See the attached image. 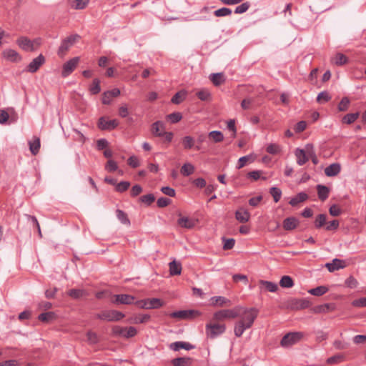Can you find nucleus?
I'll list each match as a JSON object with an SVG mask.
<instances>
[{
  "label": "nucleus",
  "mask_w": 366,
  "mask_h": 366,
  "mask_svg": "<svg viewBox=\"0 0 366 366\" xmlns=\"http://www.w3.org/2000/svg\"><path fill=\"white\" fill-rule=\"evenodd\" d=\"M259 314L257 309L254 307H245L242 306L239 310V319L234 325V334L237 337H240L244 331L250 329Z\"/></svg>",
  "instance_id": "f257e3e1"
},
{
  "label": "nucleus",
  "mask_w": 366,
  "mask_h": 366,
  "mask_svg": "<svg viewBox=\"0 0 366 366\" xmlns=\"http://www.w3.org/2000/svg\"><path fill=\"white\" fill-rule=\"evenodd\" d=\"M242 306L237 305L232 309L220 310L213 314L212 320L216 322L237 318L239 315Z\"/></svg>",
  "instance_id": "f03ea898"
},
{
  "label": "nucleus",
  "mask_w": 366,
  "mask_h": 366,
  "mask_svg": "<svg viewBox=\"0 0 366 366\" xmlns=\"http://www.w3.org/2000/svg\"><path fill=\"white\" fill-rule=\"evenodd\" d=\"M16 44L21 49L26 51H31L35 50L40 45L41 41L39 39L31 41L26 36H21L16 40Z\"/></svg>",
  "instance_id": "7ed1b4c3"
},
{
  "label": "nucleus",
  "mask_w": 366,
  "mask_h": 366,
  "mask_svg": "<svg viewBox=\"0 0 366 366\" xmlns=\"http://www.w3.org/2000/svg\"><path fill=\"white\" fill-rule=\"evenodd\" d=\"M205 330L207 337L214 339L226 331V325L219 323H208L205 326Z\"/></svg>",
  "instance_id": "20e7f679"
},
{
  "label": "nucleus",
  "mask_w": 366,
  "mask_h": 366,
  "mask_svg": "<svg viewBox=\"0 0 366 366\" xmlns=\"http://www.w3.org/2000/svg\"><path fill=\"white\" fill-rule=\"evenodd\" d=\"M97 318L102 320L114 322L119 321L124 317V314L117 310H104L96 315Z\"/></svg>",
  "instance_id": "39448f33"
},
{
  "label": "nucleus",
  "mask_w": 366,
  "mask_h": 366,
  "mask_svg": "<svg viewBox=\"0 0 366 366\" xmlns=\"http://www.w3.org/2000/svg\"><path fill=\"white\" fill-rule=\"evenodd\" d=\"M140 308L152 310V309H158L163 305H164V302L159 298H149L145 299L140 301H137L135 302Z\"/></svg>",
  "instance_id": "423d86ee"
},
{
  "label": "nucleus",
  "mask_w": 366,
  "mask_h": 366,
  "mask_svg": "<svg viewBox=\"0 0 366 366\" xmlns=\"http://www.w3.org/2000/svg\"><path fill=\"white\" fill-rule=\"evenodd\" d=\"M201 312L195 310H179L170 313L169 315L177 320H191L199 317Z\"/></svg>",
  "instance_id": "0eeeda50"
},
{
  "label": "nucleus",
  "mask_w": 366,
  "mask_h": 366,
  "mask_svg": "<svg viewBox=\"0 0 366 366\" xmlns=\"http://www.w3.org/2000/svg\"><path fill=\"white\" fill-rule=\"evenodd\" d=\"M302 337V332H290L282 337L280 344L283 347H290L292 345L297 343Z\"/></svg>",
  "instance_id": "6e6552de"
},
{
  "label": "nucleus",
  "mask_w": 366,
  "mask_h": 366,
  "mask_svg": "<svg viewBox=\"0 0 366 366\" xmlns=\"http://www.w3.org/2000/svg\"><path fill=\"white\" fill-rule=\"evenodd\" d=\"M80 38L77 34L71 35L64 39L58 50V54L60 56H64L69 48L74 45L75 42Z\"/></svg>",
  "instance_id": "1a4fd4ad"
},
{
  "label": "nucleus",
  "mask_w": 366,
  "mask_h": 366,
  "mask_svg": "<svg viewBox=\"0 0 366 366\" xmlns=\"http://www.w3.org/2000/svg\"><path fill=\"white\" fill-rule=\"evenodd\" d=\"M310 302L305 298L296 299L292 298L288 302V307L292 310H299L309 307Z\"/></svg>",
  "instance_id": "9d476101"
},
{
  "label": "nucleus",
  "mask_w": 366,
  "mask_h": 366,
  "mask_svg": "<svg viewBox=\"0 0 366 366\" xmlns=\"http://www.w3.org/2000/svg\"><path fill=\"white\" fill-rule=\"evenodd\" d=\"M79 61V57H74L64 63L62 68L61 76L63 77L68 76L76 67Z\"/></svg>",
  "instance_id": "9b49d317"
},
{
  "label": "nucleus",
  "mask_w": 366,
  "mask_h": 366,
  "mask_svg": "<svg viewBox=\"0 0 366 366\" xmlns=\"http://www.w3.org/2000/svg\"><path fill=\"white\" fill-rule=\"evenodd\" d=\"M119 125L117 119L108 120L105 117H101L99 119L98 127L101 130H112Z\"/></svg>",
  "instance_id": "f8f14e48"
},
{
  "label": "nucleus",
  "mask_w": 366,
  "mask_h": 366,
  "mask_svg": "<svg viewBox=\"0 0 366 366\" xmlns=\"http://www.w3.org/2000/svg\"><path fill=\"white\" fill-rule=\"evenodd\" d=\"M210 305L212 307H224V306H230L232 305V302L223 297V296H214L210 298L209 300Z\"/></svg>",
  "instance_id": "ddd939ff"
},
{
  "label": "nucleus",
  "mask_w": 366,
  "mask_h": 366,
  "mask_svg": "<svg viewBox=\"0 0 366 366\" xmlns=\"http://www.w3.org/2000/svg\"><path fill=\"white\" fill-rule=\"evenodd\" d=\"M45 58L42 54L39 55L34 59L28 65L27 70L31 73L36 72L39 67L44 63Z\"/></svg>",
  "instance_id": "4468645a"
},
{
  "label": "nucleus",
  "mask_w": 366,
  "mask_h": 366,
  "mask_svg": "<svg viewBox=\"0 0 366 366\" xmlns=\"http://www.w3.org/2000/svg\"><path fill=\"white\" fill-rule=\"evenodd\" d=\"M166 124L162 121H157L152 124L151 132L153 136L159 137L165 132Z\"/></svg>",
  "instance_id": "2eb2a0df"
},
{
  "label": "nucleus",
  "mask_w": 366,
  "mask_h": 366,
  "mask_svg": "<svg viewBox=\"0 0 366 366\" xmlns=\"http://www.w3.org/2000/svg\"><path fill=\"white\" fill-rule=\"evenodd\" d=\"M295 155L296 157L297 163L300 166L304 165L309 160L306 148L305 149L297 148L295 151Z\"/></svg>",
  "instance_id": "dca6fc26"
},
{
  "label": "nucleus",
  "mask_w": 366,
  "mask_h": 366,
  "mask_svg": "<svg viewBox=\"0 0 366 366\" xmlns=\"http://www.w3.org/2000/svg\"><path fill=\"white\" fill-rule=\"evenodd\" d=\"M115 300L113 301L114 303L131 305L134 300V297L129 295H114Z\"/></svg>",
  "instance_id": "f3484780"
},
{
  "label": "nucleus",
  "mask_w": 366,
  "mask_h": 366,
  "mask_svg": "<svg viewBox=\"0 0 366 366\" xmlns=\"http://www.w3.org/2000/svg\"><path fill=\"white\" fill-rule=\"evenodd\" d=\"M325 267L327 268L329 272H332L335 270L344 268L345 267V263L343 260L334 259L332 262L326 263Z\"/></svg>",
  "instance_id": "a211bd4d"
},
{
  "label": "nucleus",
  "mask_w": 366,
  "mask_h": 366,
  "mask_svg": "<svg viewBox=\"0 0 366 366\" xmlns=\"http://www.w3.org/2000/svg\"><path fill=\"white\" fill-rule=\"evenodd\" d=\"M2 54L4 58L10 61H19L21 59V57L19 53L14 49H5Z\"/></svg>",
  "instance_id": "6ab92c4d"
},
{
  "label": "nucleus",
  "mask_w": 366,
  "mask_h": 366,
  "mask_svg": "<svg viewBox=\"0 0 366 366\" xmlns=\"http://www.w3.org/2000/svg\"><path fill=\"white\" fill-rule=\"evenodd\" d=\"M235 218L239 222L244 223L249 221L250 218V214L244 208L240 207L235 212Z\"/></svg>",
  "instance_id": "aec40b11"
},
{
  "label": "nucleus",
  "mask_w": 366,
  "mask_h": 366,
  "mask_svg": "<svg viewBox=\"0 0 366 366\" xmlns=\"http://www.w3.org/2000/svg\"><path fill=\"white\" fill-rule=\"evenodd\" d=\"M340 164L338 163H333L325 169V174L327 177H335L340 172Z\"/></svg>",
  "instance_id": "412c9836"
},
{
  "label": "nucleus",
  "mask_w": 366,
  "mask_h": 366,
  "mask_svg": "<svg viewBox=\"0 0 366 366\" xmlns=\"http://www.w3.org/2000/svg\"><path fill=\"white\" fill-rule=\"evenodd\" d=\"M179 226L186 229H192L196 224V221L187 217H180L177 221Z\"/></svg>",
  "instance_id": "4be33fe9"
},
{
  "label": "nucleus",
  "mask_w": 366,
  "mask_h": 366,
  "mask_svg": "<svg viewBox=\"0 0 366 366\" xmlns=\"http://www.w3.org/2000/svg\"><path fill=\"white\" fill-rule=\"evenodd\" d=\"M299 224V221L297 218L291 217H287L283 221V228L285 230H292L295 229Z\"/></svg>",
  "instance_id": "5701e85b"
},
{
  "label": "nucleus",
  "mask_w": 366,
  "mask_h": 366,
  "mask_svg": "<svg viewBox=\"0 0 366 366\" xmlns=\"http://www.w3.org/2000/svg\"><path fill=\"white\" fill-rule=\"evenodd\" d=\"M169 347L174 351H178L181 349L189 350L194 348V347L190 343L181 341L174 342L172 343Z\"/></svg>",
  "instance_id": "b1692460"
},
{
  "label": "nucleus",
  "mask_w": 366,
  "mask_h": 366,
  "mask_svg": "<svg viewBox=\"0 0 366 366\" xmlns=\"http://www.w3.org/2000/svg\"><path fill=\"white\" fill-rule=\"evenodd\" d=\"M29 150L33 155L39 153L40 149V139L37 137H34L32 140L29 142Z\"/></svg>",
  "instance_id": "393cba45"
},
{
  "label": "nucleus",
  "mask_w": 366,
  "mask_h": 366,
  "mask_svg": "<svg viewBox=\"0 0 366 366\" xmlns=\"http://www.w3.org/2000/svg\"><path fill=\"white\" fill-rule=\"evenodd\" d=\"M149 315H137L129 319V322L132 324H142L149 322L150 320Z\"/></svg>",
  "instance_id": "a878e982"
},
{
  "label": "nucleus",
  "mask_w": 366,
  "mask_h": 366,
  "mask_svg": "<svg viewBox=\"0 0 366 366\" xmlns=\"http://www.w3.org/2000/svg\"><path fill=\"white\" fill-rule=\"evenodd\" d=\"M56 317H57V316L55 312H47L40 314L38 317V319H39V320H40L41 322H44L46 323H49V322H51L54 320H55L56 319Z\"/></svg>",
  "instance_id": "bb28decb"
},
{
  "label": "nucleus",
  "mask_w": 366,
  "mask_h": 366,
  "mask_svg": "<svg viewBox=\"0 0 366 366\" xmlns=\"http://www.w3.org/2000/svg\"><path fill=\"white\" fill-rule=\"evenodd\" d=\"M259 284L260 285L261 289H265L266 290L274 292L277 290L278 286L277 284L265 280H259Z\"/></svg>",
  "instance_id": "cd10ccee"
},
{
  "label": "nucleus",
  "mask_w": 366,
  "mask_h": 366,
  "mask_svg": "<svg viewBox=\"0 0 366 366\" xmlns=\"http://www.w3.org/2000/svg\"><path fill=\"white\" fill-rule=\"evenodd\" d=\"M169 274L172 276L179 275L182 272V264L180 262H178L175 260L171 262L169 264Z\"/></svg>",
  "instance_id": "c85d7f7f"
},
{
  "label": "nucleus",
  "mask_w": 366,
  "mask_h": 366,
  "mask_svg": "<svg viewBox=\"0 0 366 366\" xmlns=\"http://www.w3.org/2000/svg\"><path fill=\"white\" fill-rule=\"evenodd\" d=\"M335 307L333 304H323L318 305L314 308V311L316 313H327L330 311H333Z\"/></svg>",
  "instance_id": "c756f323"
},
{
  "label": "nucleus",
  "mask_w": 366,
  "mask_h": 366,
  "mask_svg": "<svg viewBox=\"0 0 366 366\" xmlns=\"http://www.w3.org/2000/svg\"><path fill=\"white\" fill-rule=\"evenodd\" d=\"M308 198V196L305 192H300L295 197H292L290 201V204L296 206L300 202H305Z\"/></svg>",
  "instance_id": "7c9ffc66"
},
{
  "label": "nucleus",
  "mask_w": 366,
  "mask_h": 366,
  "mask_svg": "<svg viewBox=\"0 0 366 366\" xmlns=\"http://www.w3.org/2000/svg\"><path fill=\"white\" fill-rule=\"evenodd\" d=\"M318 197L320 200L325 201L327 199L330 193V190L327 187L324 185H317V187Z\"/></svg>",
  "instance_id": "2f4dec72"
},
{
  "label": "nucleus",
  "mask_w": 366,
  "mask_h": 366,
  "mask_svg": "<svg viewBox=\"0 0 366 366\" xmlns=\"http://www.w3.org/2000/svg\"><path fill=\"white\" fill-rule=\"evenodd\" d=\"M209 79L215 86L221 85L225 81V78L222 73L212 74Z\"/></svg>",
  "instance_id": "473e14b6"
},
{
  "label": "nucleus",
  "mask_w": 366,
  "mask_h": 366,
  "mask_svg": "<svg viewBox=\"0 0 366 366\" xmlns=\"http://www.w3.org/2000/svg\"><path fill=\"white\" fill-rule=\"evenodd\" d=\"M306 149L307 156H309V159H311L314 164H317L319 161L315 154L313 145L311 144H306Z\"/></svg>",
  "instance_id": "72a5a7b5"
},
{
  "label": "nucleus",
  "mask_w": 366,
  "mask_h": 366,
  "mask_svg": "<svg viewBox=\"0 0 366 366\" xmlns=\"http://www.w3.org/2000/svg\"><path fill=\"white\" fill-rule=\"evenodd\" d=\"M328 291V288L326 286H318L315 288L310 289L308 292L314 296H322Z\"/></svg>",
  "instance_id": "f704fd0d"
},
{
  "label": "nucleus",
  "mask_w": 366,
  "mask_h": 366,
  "mask_svg": "<svg viewBox=\"0 0 366 366\" xmlns=\"http://www.w3.org/2000/svg\"><path fill=\"white\" fill-rule=\"evenodd\" d=\"M326 222H327V216H326V214H318L315 217V220L314 224H315V227L317 229H320V228L322 227L323 226L325 227Z\"/></svg>",
  "instance_id": "c9c22d12"
},
{
  "label": "nucleus",
  "mask_w": 366,
  "mask_h": 366,
  "mask_svg": "<svg viewBox=\"0 0 366 366\" xmlns=\"http://www.w3.org/2000/svg\"><path fill=\"white\" fill-rule=\"evenodd\" d=\"M117 217L124 224L127 226L130 225V220L128 218L127 214L121 209H117L116 211Z\"/></svg>",
  "instance_id": "e433bc0d"
},
{
  "label": "nucleus",
  "mask_w": 366,
  "mask_h": 366,
  "mask_svg": "<svg viewBox=\"0 0 366 366\" xmlns=\"http://www.w3.org/2000/svg\"><path fill=\"white\" fill-rule=\"evenodd\" d=\"M172 363L174 366H187L191 363L189 357H178L172 360Z\"/></svg>",
  "instance_id": "4c0bfd02"
},
{
  "label": "nucleus",
  "mask_w": 366,
  "mask_h": 366,
  "mask_svg": "<svg viewBox=\"0 0 366 366\" xmlns=\"http://www.w3.org/2000/svg\"><path fill=\"white\" fill-rule=\"evenodd\" d=\"M194 172V167L190 163H185L181 168V174L183 176L187 177Z\"/></svg>",
  "instance_id": "58836bf2"
},
{
  "label": "nucleus",
  "mask_w": 366,
  "mask_h": 366,
  "mask_svg": "<svg viewBox=\"0 0 366 366\" xmlns=\"http://www.w3.org/2000/svg\"><path fill=\"white\" fill-rule=\"evenodd\" d=\"M359 115V112L347 114L342 118V123L350 124L357 119Z\"/></svg>",
  "instance_id": "ea45409f"
},
{
  "label": "nucleus",
  "mask_w": 366,
  "mask_h": 366,
  "mask_svg": "<svg viewBox=\"0 0 366 366\" xmlns=\"http://www.w3.org/2000/svg\"><path fill=\"white\" fill-rule=\"evenodd\" d=\"M86 295V292L84 290L81 289H71L68 291V295L73 299H79L80 297Z\"/></svg>",
  "instance_id": "a19ab883"
},
{
  "label": "nucleus",
  "mask_w": 366,
  "mask_h": 366,
  "mask_svg": "<svg viewBox=\"0 0 366 366\" xmlns=\"http://www.w3.org/2000/svg\"><path fill=\"white\" fill-rule=\"evenodd\" d=\"M182 145L185 149H190L194 145V139L191 136H185L182 139Z\"/></svg>",
  "instance_id": "79ce46f5"
},
{
  "label": "nucleus",
  "mask_w": 366,
  "mask_h": 366,
  "mask_svg": "<svg viewBox=\"0 0 366 366\" xmlns=\"http://www.w3.org/2000/svg\"><path fill=\"white\" fill-rule=\"evenodd\" d=\"M280 285L282 287L290 288L294 285L292 279L290 276H283L280 281Z\"/></svg>",
  "instance_id": "37998d69"
},
{
  "label": "nucleus",
  "mask_w": 366,
  "mask_h": 366,
  "mask_svg": "<svg viewBox=\"0 0 366 366\" xmlns=\"http://www.w3.org/2000/svg\"><path fill=\"white\" fill-rule=\"evenodd\" d=\"M347 59L345 55L342 54H337L332 59V62L336 65L340 66L346 64Z\"/></svg>",
  "instance_id": "c03bdc74"
},
{
  "label": "nucleus",
  "mask_w": 366,
  "mask_h": 366,
  "mask_svg": "<svg viewBox=\"0 0 366 366\" xmlns=\"http://www.w3.org/2000/svg\"><path fill=\"white\" fill-rule=\"evenodd\" d=\"M254 159L252 155H247L242 157L239 159L238 163L237 165V169H241L244 167L248 162H253Z\"/></svg>",
  "instance_id": "a18cd8bd"
},
{
  "label": "nucleus",
  "mask_w": 366,
  "mask_h": 366,
  "mask_svg": "<svg viewBox=\"0 0 366 366\" xmlns=\"http://www.w3.org/2000/svg\"><path fill=\"white\" fill-rule=\"evenodd\" d=\"M197 96L202 101H209L211 99V94L207 89H202L197 92Z\"/></svg>",
  "instance_id": "49530a36"
},
{
  "label": "nucleus",
  "mask_w": 366,
  "mask_h": 366,
  "mask_svg": "<svg viewBox=\"0 0 366 366\" xmlns=\"http://www.w3.org/2000/svg\"><path fill=\"white\" fill-rule=\"evenodd\" d=\"M266 151L271 154H277L281 152V147L277 144L271 143L267 146Z\"/></svg>",
  "instance_id": "de8ad7c7"
},
{
  "label": "nucleus",
  "mask_w": 366,
  "mask_h": 366,
  "mask_svg": "<svg viewBox=\"0 0 366 366\" xmlns=\"http://www.w3.org/2000/svg\"><path fill=\"white\" fill-rule=\"evenodd\" d=\"M209 137L212 139L214 142H221L224 139L223 134L219 131L210 132Z\"/></svg>",
  "instance_id": "09e8293b"
},
{
  "label": "nucleus",
  "mask_w": 366,
  "mask_h": 366,
  "mask_svg": "<svg viewBox=\"0 0 366 366\" xmlns=\"http://www.w3.org/2000/svg\"><path fill=\"white\" fill-rule=\"evenodd\" d=\"M331 99V96L327 92H320L317 97V102L322 104L327 102Z\"/></svg>",
  "instance_id": "8fccbe9b"
},
{
  "label": "nucleus",
  "mask_w": 366,
  "mask_h": 366,
  "mask_svg": "<svg viewBox=\"0 0 366 366\" xmlns=\"http://www.w3.org/2000/svg\"><path fill=\"white\" fill-rule=\"evenodd\" d=\"M269 193L272 196L275 202H278L280 201L282 196V191L279 188L275 187L270 188Z\"/></svg>",
  "instance_id": "3c124183"
},
{
  "label": "nucleus",
  "mask_w": 366,
  "mask_h": 366,
  "mask_svg": "<svg viewBox=\"0 0 366 366\" xmlns=\"http://www.w3.org/2000/svg\"><path fill=\"white\" fill-rule=\"evenodd\" d=\"M340 222L337 219H334L332 221H330L328 222H326L325 229L327 231H335L337 230L339 227Z\"/></svg>",
  "instance_id": "603ef678"
},
{
  "label": "nucleus",
  "mask_w": 366,
  "mask_h": 366,
  "mask_svg": "<svg viewBox=\"0 0 366 366\" xmlns=\"http://www.w3.org/2000/svg\"><path fill=\"white\" fill-rule=\"evenodd\" d=\"M350 101L347 97H343L338 104V110L340 112H345L348 109Z\"/></svg>",
  "instance_id": "864d4df0"
},
{
  "label": "nucleus",
  "mask_w": 366,
  "mask_h": 366,
  "mask_svg": "<svg viewBox=\"0 0 366 366\" xmlns=\"http://www.w3.org/2000/svg\"><path fill=\"white\" fill-rule=\"evenodd\" d=\"M89 1L90 0H75L71 6L75 9H83L87 6Z\"/></svg>",
  "instance_id": "5fc2aeb1"
},
{
  "label": "nucleus",
  "mask_w": 366,
  "mask_h": 366,
  "mask_svg": "<svg viewBox=\"0 0 366 366\" xmlns=\"http://www.w3.org/2000/svg\"><path fill=\"white\" fill-rule=\"evenodd\" d=\"M214 14L216 16L218 17L226 16L232 14V10L229 8L223 7L217 10H215Z\"/></svg>",
  "instance_id": "6e6d98bb"
},
{
  "label": "nucleus",
  "mask_w": 366,
  "mask_h": 366,
  "mask_svg": "<svg viewBox=\"0 0 366 366\" xmlns=\"http://www.w3.org/2000/svg\"><path fill=\"white\" fill-rule=\"evenodd\" d=\"M182 118V115L179 112H174L167 116V119H169L172 123H177Z\"/></svg>",
  "instance_id": "4d7b16f0"
},
{
  "label": "nucleus",
  "mask_w": 366,
  "mask_h": 366,
  "mask_svg": "<svg viewBox=\"0 0 366 366\" xmlns=\"http://www.w3.org/2000/svg\"><path fill=\"white\" fill-rule=\"evenodd\" d=\"M101 91L100 87V81L98 79H94L93 80L92 85L90 87V92L93 94H97L99 93Z\"/></svg>",
  "instance_id": "13d9d810"
},
{
  "label": "nucleus",
  "mask_w": 366,
  "mask_h": 366,
  "mask_svg": "<svg viewBox=\"0 0 366 366\" xmlns=\"http://www.w3.org/2000/svg\"><path fill=\"white\" fill-rule=\"evenodd\" d=\"M186 93L184 92H179L176 93L172 98V102L173 104H178L183 100V97H185Z\"/></svg>",
  "instance_id": "bf43d9fd"
},
{
  "label": "nucleus",
  "mask_w": 366,
  "mask_h": 366,
  "mask_svg": "<svg viewBox=\"0 0 366 366\" xmlns=\"http://www.w3.org/2000/svg\"><path fill=\"white\" fill-rule=\"evenodd\" d=\"M125 327L121 326H114L112 327V333L114 336L124 337Z\"/></svg>",
  "instance_id": "052dcab7"
},
{
  "label": "nucleus",
  "mask_w": 366,
  "mask_h": 366,
  "mask_svg": "<svg viewBox=\"0 0 366 366\" xmlns=\"http://www.w3.org/2000/svg\"><path fill=\"white\" fill-rule=\"evenodd\" d=\"M87 341L89 344H96L99 339L97 335L92 331H89L86 334Z\"/></svg>",
  "instance_id": "680f3d73"
},
{
  "label": "nucleus",
  "mask_w": 366,
  "mask_h": 366,
  "mask_svg": "<svg viewBox=\"0 0 366 366\" xmlns=\"http://www.w3.org/2000/svg\"><path fill=\"white\" fill-rule=\"evenodd\" d=\"M329 212L332 217H338L342 212L337 204H332L329 209Z\"/></svg>",
  "instance_id": "e2e57ef3"
},
{
  "label": "nucleus",
  "mask_w": 366,
  "mask_h": 366,
  "mask_svg": "<svg viewBox=\"0 0 366 366\" xmlns=\"http://www.w3.org/2000/svg\"><path fill=\"white\" fill-rule=\"evenodd\" d=\"M130 183L129 182H121L116 184V190L119 192H123L129 189Z\"/></svg>",
  "instance_id": "0e129e2a"
},
{
  "label": "nucleus",
  "mask_w": 366,
  "mask_h": 366,
  "mask_svg": "<svg viewBox=\"0 0 366 366\" xmlns=\"http://www.w3.org/2000/svg\"><path fill=\"white\" fill-rule=\"evenodd\" d=\"M345 285L347 287L350 288H356L358 285L357 280L352 276H350L346 280H345Z\"/></svg>",
  "instance_id": "69168bd1"
},
{
  "label": "nucleus",
  "mask_w": 366,
  "mask_h": 366,
  "mask_svg": "<svg viewBox=\"0 0 366 366\" xmlns=\"http://www.w3.org/2000/svg\"><path fill=\"white\" fill-rule=\"evenodd\" d=\"M140 199L142 202L149 205L155 200V197L152 194H149L142 196Z\"/></svg>",
  "instance_id": "338daca9"
},
{
  "label": "nucleus",
  "mask_w": 366,
  "mask_h": 366,
  "mask_svg": "<svg viewBox=\"0 0 366 366\" xmlns=\"http://www.w3.org/2000/svg\"><path fill=\"white\" fill-rule=\"evenodd\" d=\"M352 305L355 307H366V297H362L355 300L352 302Z\"/></svg>",
  "instance_id": "774afa93"
}]
</instances>
